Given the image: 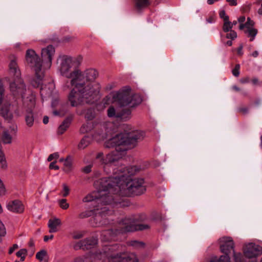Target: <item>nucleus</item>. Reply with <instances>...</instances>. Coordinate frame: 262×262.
<instances>
[{
	"label": "nucleus",
	"mask_w": 262,
	"mask_h": 262,
	"mask_svg": "<svg viewBox=\"0 0 262 262\" xmlns=\"http://www.w3.org/2000/svg\"><path fill=\"white\" fill-rule=\"evenodd\" d=\"M58 70L62 76L71 79V81L67 82L65 85L75 82V79L79 70L77 67L75 59L67 56L61 57Z\"/></svg>",
	"instance_id": "obj_9"
},
{
	"label": "nucleus",
	"mask_w": 262,
	"mask_h": 262,
	"mask_svg": "<svg viewBox=\"0 0 262 262\" xmlns=\"http://www.w3.org/2000/svg\"><path fill=\"white\" fill-rule=\"evenodd\" d=\"M245 33L248 34V36L250 37V40L253 41L257 33V30L253 28L247 29L245 31Z\"/></svg>",
	"instance_id": "obj_24"
},
{
	"label": "nucleus",
	"mask_w": 262,
	"mask_h": 262,
	"mask_svg": "<svg viewBox=\"0 0 262 262\" xmlns=\"http://www.w3.org/2000/svg\"><path fill=\"white\" fill-rule=\"evenodd\" d=\"M232 89L235 91H240V89L239 88H238L237 86L236 85H233L232 87Z\"/></svg>",
	"instance_id": "obj_53"
},
{
	"label": "nucleus",
	"mask_w": 262,
	"mask_h": 262,
	"mask_svg": "<svg viewBox=\"0 0 262 262\" xmlns=\"http://www.w3.org/2000/svg\"><path fill=\"white\" fill-rule=\"evenodd\" d=\"M214 3V0H207V3L209 5H212Z\"/></svg>",
	"instance_id": "obj_56"
},
{
	"label": "nucleus",
	"mask_w": 262,
	"mask_h": 262,
	"mask_svg": "<svg viewBox=\"0 0 262 262\" xmlns=\"http://www.w3.org/2000/svg\"><path fill=\"white\" fill-rule=\"evenodd\" d=\"M244 254L249 258L255 257L262 254V248L255 244L249 243L244 248Z\"/></svg>",
	"instance_id": "obj_14"
},
{
	"label": "nucleus",
	"mask_w": 262,
	"mask_h": 262,
	"mask_svg": "<svg viewBox=\"0 0 262 262\" xmlns=\"http://www.w3.org/2000/svg\"><path fill=\"white\" fill-rule=\"evenodd\" d=\"M47 255V252L45 250H42L37 252L36 254V258L39 261H42L45 256Z\"/></svg>",
	"instance_id": "obj_30"
},
{
	"label": "nucleus",
	"mask_w": 262,
	"mask_h": 262,
	"mask_svg": "<svg viewBox=\"0 0 262 262\" xmlns=\"http://www.w3.org/2000/svg\"><path fill=\"white\" fill-rule=\"evenodd\" d=\"M64 160L65 159H64L63 158H61V159H60L59 161L60 162H63L64 163Z\"/></svg>",
	"instance_id": "obj_63"
},
{
	"label": "nucleus",
	"mask_w": 262,
	"mask_h": 262,
	"mask_svg": "<svg viewBox=\"0 0 262 262\" xmlns=\"http://www.w3.org/2000/svg\"><path fill=\"white\" fill-rule=\"evenodd\" d=\"M72 120V117L67 118L59 126L57 129V133L59 135L62 134L69 127Z\"/></svg>",
	"instance_id": "obj_19"
},
{
	"label": "nucleus",
	"mask_w": 262,
	"mask_h": 262,
	"mask_svg": "<svg viewBox=\"0 0 262 262\" xmlns=\"http://www.w3.org/2000/svg\"><path fill=\"white\" fill-rule=\"evenodd\" d=\"M92 128L91 124L89 123L83 124L80 128V132L85 133L91 130Z\"/></svg>",
	"instance_id": "obj_29"
},
{
	"label": "nucleus",
	"mask_w": 262,
	"mask_h": 262,
	"mask_svg": "<svg viewBox=\"0 0 262 262\" xmlns=\"http://www.w3.org/2000/svg\"><path fill=\"white\" fill-rule=\"evenodd\" d=\"M239 69L240 65L239 64H236L235 68L232 70V74L235 77H238L239 75Z\"/></svg>",
	"instance_id": "obj_33"
},
{
	"label": "nucleus",
	"mask_w": 262,
	"mask_h": 262,
	"mask_svg": "<svg viewBox=\"0 0 262 262\" xmlns=\"http://www.w3.org/2000/svg\"><path fill=\"white\" fill-rule=\"evenodd\" d=\"M17 131L16 125L11 126L9 129L3 131L2 135V141L4 144H10L13 136H15Z\"/></svg>",
	"instance_id": "obj_16"
},
{
	"label": "nucleus",
	"mask_w": 262,
	"mask_h": 262,
	"mask_svg": "<svg viewBox=\"0 0 262 262\" xmlns=\"http://www.w3.org/2000/svg\"><path fill=\"white\" fill-rule=\"evenodd\" d=\"M149 5V0H136V7L139 9L146 8Z\"/></svg>",
	"instance_id": "obj_23"
},
{
	"label": "nucleus",
	"mask_w": 262,
	"mask_h": 262,
	"mask_svg": "<svg viewBox=\"0 0 262 262\" xmlns=\"http://www.w3.org/2000/svg\"><path fill=\"white\" fill-rule=\"evenodd\" d=\"M27 250L26 249H21L16 253L17 257H20V260L23 261L25 260V256L27 255Z\"/></svg>",
	"instance_id": "obj_27"
},
{
	"label": "nucleus",
	"mask_w": 262,
	"mask_h": 262,
	"mask_svg": "<svg viewBox=\"0 0 262 262\" xmlns=\"http://www.w3.org/2000/svg\"><path fill=\"white\" fill-rule=\"evenodd\" d=\"M260 147L262 148V135L260 137Z\"/></svg>",
	"instance_id": "obj_62"
},
{
	"label": "nucleus",
	"mask_w": 262,
	"mask_h": 262,
	"mask_svg": "<svg viewBox=\"0 0 262 262\" xmlns=\"http://www.w3.org/2000/svg\"><path fill=\"white\" fill-rule=\"evenodd\" d=\"M258 13L259 15H262V8H259V9L258 10Z\"/></svg>",
	"instance_id": "obj_58"
},
{
	"label": "nucleus",
	"mask_w": 262,
	"mask_h": 262,
	"mask_svg": "<svg viewBox=\"0 0 262 262\" xmlns=\"http://www.w3.org/2000/svg\"><path fill=\"white\" fill-rule=\"evenodd\" d=\"M243 47L242 45H241L237 49V53L238 54L240 55H243Z\"/></svg>",
	"instance_id": "obj_47"
},
{
	"label": "nucleus",
	"mask_w": 262,
	"mask_h": 262,
	"mask_svg": "<svg viewBox=\"0 0 262 262\" xmlns=\"http://www.w3.org/2000/svg\"><path fill=\"white\" fill-rule=\"evenodd\" d=\"M237 21L236 20H234L233 22H231V26L233 28V26H235L237 24Z\"/></svg>",
	"instance_id": "obj_57"
},
{
	"label": "nucleus",
	"mask_w": 262,
	"mask_h": 262,
	"mask_svg": "<svg viewBox=\"0 0 262 262\" xmlns=\"http://www.w3.org/2000/svg\"><path fill=\"white\" fill-rule=\"evenodd\" d=\"M92 166L91 165H88L84 167L82 169L83 171L86 173H88L91 172Z\"/></svg>",
	"instance_id": "obj_43"
},
{
	"label": "nucleus",
	"mask_w": 262,
	"mask_h": 262,
	"mask_svg": "<svg viewBox=\"0 0 262 262\" xmlns=\"http://www.w3.org/2000/svg\"><path fill=\"white\" fill-rule=\"evenodd\" d=\"M123 132L116 135L105 143V147L106 148L115 147V149L112 151L105 156L102 152H99L96 158L100 161L104 165V170L106 173H110L111 168L113 170V176L109 177L117 178L120 175L126 171L127 167L122 164H119L118 162L125 154L127 148L125 146H128L129 148L135 147L137 143L142 140L145 134L143 132L138 130H133L128 125L123 126Z\"/></svg>",
	"instance_id": "obj_2"
},
{
	"label": "nucleus",
	"mask_w": 262,
	"mask_h": 262,
	"mask_svg": "<svg viewBox=\"0 0 262 262\" xmlns=\"http://www.w3.org/2000/svg\"><path fill=\"white\" fill-rule=\"evenodd\" d=\"M139 170L137 166H132L127 167L126 171L122 172L118 178L117 176L103 178L97 182L99 190L83 199V202L92 203L96 226H104L109 223L107 216L112 215L113 211L108 205L118 207L128 206L129 202L126 199L120 198V195H139L145 192L144 179L131 177Z\"/></svg>",
	"instance_id": "obj_1"
},
{
	"label": "nucleus",
	"mask_w": 262,
	"mask_h": 262,
	"mask_svg": "<svg viewBox=\"0 0 262 262\" xmlns=\"http://www.w3.org/2000/svg\"><path fill=\"white\" fill-rule=\"evenodd\" d=\"M5 89L0 79V114L6 119L10 121L13 117L12 113L10 111V104L3 100Z\"/></svg>",
	"instance_id": "obj_12"
},
{
	"label": "nucleus",
	"mask_w": 262,
	"mask_h": 262,
	"mask_svg": "<svg viewBox=\"0 0 262 262\" xmlns=\"http://www.w3.org/2000/svg\"><path fill=\"white\" fill-rule=\"evenodd\" d=\"M55 163H56V162H51L49 165L50 169H54L56 170H58L59 168V167L58 166L56 165L55 164Z\"/></svg>",
	"instance_id": "obj_42"
},
{
	"label": "nucleus",
	"mask_w": 262,
	"mask_h": 262,
	"mask_svg": "<svg viewBox=\"0 0 262 262\" xmlns=\"http://www.w3.org/2000/svg\"><path fill=\"white\" fill-rule=\"evenodd\" d=\"M130 245L135 247H140L144 246V243L137 241H133L130 242Z\"/></svg>",
	"instance_id": "obj_36"
},
{
	"label": "nucleus",
	"mask_w": 262,
	"mask_h": 262,
	"mask_svg": "<svg viewBox=\"0 0 262 262\" xmlns=\"http://www.w3.org/2000/svg\"><path fill=\"white\" fill-rule=\"evenodd\" d=\"M26 60L27 63L35 72V77L31 81V84L34 88H38L42 83L44 77L42 64L39 56L32 49H28L26 52Z\"/></svg>",
	"instance_id": "obj_8"
},
{
	"label": "nucleus",
	"mask_w": 262,
	"mask_h": 262,
	"mask_svg": "<svg viewBox=\"0 0 262 262\" xmlns=\"http://www.w3.org/2000/svg\"><path fill=\"white\" fill-rule=\"evenodd\" d=\"M62 187H63L62 196L63 197H66L69 194L70 189H69V187L66 184H63Z\"/></svg>",
	"instance_id": "obj_34"
},
{
	"label": "nucleus",
	"mask_w": 262,
	"mask_h": 262,
	"mask_svg": "<svg viewBox=\"0 0 262 262\" xmlns=\"http://www.w3.org/2000/svg\"><path fill=\"white\" fill-rule=\"evenodd\" d=\"M18 248V245L16 244H14L13 245V246L9 249V254H11L14 251V250H15L16 249H17Z\"/></svg>",
	"instance_id": "obj_41"
},
{
	"label": "nucleus",
	"mask_w": 262,
	"mask_h": 262,
	"mask_svg": "<svg viewBox=\"0 0 262 262\" xmlns=\"http://www.w3.org/2000/svg\"><path fill=\"white\" fill-rule=\"evenodd\" d=\"M246 24L247 26V29H249L251 28L252 27H252L254 25V23L252 20L250 19V18L248 17L247 19V21L246 23Z\"/></svg>",
	"instance_id": "obj_40"
},
{
	"label": "nucleus",
	"mask_w": 262,
	"mask_h": 262,
	"mask_svg": "<svg viewBox=\"0 0 262 262\" xmlns=\"http://www.w3.org/2000/svg\"><path fill=\"white\" fill-rule=\"evenodd\" d=\"M97 76L98 73L95 69H87L84 72L79 70L74 83H80L83 87H85L87 84H90L91 87L97 91V94H98L99 92V85L93 82Z\"/></svg>",
	"instance_id": "obj_11"
},
{
	"label": "nucleus",
	"mask_w": 262,
	"mask_h": 262,
	"mask_svg": "<svg viewBox=\"0 0 262 262\" xmlns=\"http://www.w3.org/2000/svg\"><path fill=\"white\" fill-rule=\"evenodd\" d=\"M64 167L63 170L66 172H70L72 169V159L70 156H68L64 160Z\"/></svg>",
	"instance_id": "obj_21"
},
{
	"label": "nucleus",
	"mask_w": 262,
	"mask_h": 262,
	"mask_svg": "<svg viewBox=\"0 0 262 262\" xmlns=\"http://www.w3.org/2000/svg\"><path fill=\"white\" fill-rule=\"evenodd\" d=\"M226 44L228 46H231L232 45V42L231 40H228L226 42Z\"/></svg>",
	"instance_id": "obj_55"
},
{
	"label": "nucleus",
	"mask_w": 262,
	"mask_h": 262,
	"mask_svg": "<svg viewBox=\"0 0 262 262\" xmlns=\"http://www.w3.org/2000/svg\"><path fill=\"white\" fill-rule=\"evenodd\" d=\"M59 154L58 152H54L51 154L48 158V161H51L54 159H57L59 158Z\"/></svg>",
	"instance_id": "obj_37"
},
{
	"label": "nucleus",
	"mask_w": 262,
	"mask_h": 262,
	"mask_svg": "<svg viewBox=\"0 0 262 262\" xmlns=\"http://www.w3.org/2000/svg\"><path fill=\"white\" fill-rule=\"evenodd\" d=\"M220 250L225 255H221L219 259H211L209 262H231L229 254L231 251L233 253L234 262H245L243 256L240 252L234 251V243L231 237H223L220 239Z\"/></svg>",
	"instance_id": "obj_7"
},
{
	"label": "nucleus",
	"mask_w": 262,
	"mask_h": 262,
	"mask_svg": "<svg viewBox=\"0 0 262 262\" xmlns=\"http://www.w3.org/2000/svg\"><path fill=\"white\" fill-rule=\"evenodd\" d=\"M112 99V102H116L120 107L115 108L111 106L107 110V116L122 121H127L131 117V110L129 108L134 107L139 104L142 99L138 94H132L131 89L125 87L118 92L111 93L106 96L104 100Z\"/></svg>",
	"instance_id": "obj_3"
},
{
	"label": "nucleus",
	"mask_w": 262,
	"mask_h": 262,
	"mask_svg": "<svg viewBox=\"0 0 262 262\" xmlns=\"http://www.w3.org/2000/svg\"><path fill=\"white\" fill-rule=\"evenodd\" d=\"M252 81L254 84H256L258 82V80H257V79H253Z\"/></svg>",
	"instance_id": "obj_60"
},
{
	"label": "nucleus",
	"mask_w": 262,
	"mask_h": 262,
	"mask_svg": "<svg viewBox=\"0 0 262 262\" xmlns=\"http://www.w3.org/2000/svg\"><path fill=\"white\" fill-rule=\"evenodd\" d=\"M245 19H246V18L244 16H242L238 18V21L240 24H242L245 21Z\"/></svg>",
	"instance_id": "obj_49"
},
{
	"label": "nucleus",
	"mask_w": 262,
	"mask_h": 262,
	"mask_svg": "<svg viewBox=\"0 0 262 262\" xmlns=\"http://www.w3.org/2000/svg\"><path fill=\"white\" fill-rule=\"evenodd\" d=\"M83 237V234L81 232H75L73 234V238L74 239H79Z\"/></svg>",
	"instance_id": "obj_39"
},
{
	"label": "nucleus",
	"mask_w": 262,
	"mask_h": 262,
	"mask_svg": "<svg viewBox=\"0 0 262 262\" xmlns=\"http://www.w3.org/2000/svg\"><path fill=\"white\" fill-rule=\"evenodd\" d=\"M231 22L229 21V19L224 21L223 26V30L225 32H228L232 30Z\"/></svg>",
	"instance_id": "obj_28"
},
{
	"label": "nucleus",
	"mask_w": 262,
	"mask_h": 262,
	"mask_svg": "<svg viewBox=\"0 0 262 262\" xmlns=\"http://www.w3.org/2000/svg\"><path fill=\"white\" fill-rule=\"evenodd\" d=\"M5 192H6L4 184L2 183L1 180L0 179V195L5 194Z\"/></svg>",
	"instance_id": "obj_38"
},
{
	"label": "nucleus",
	"mask_w": 262,
	"mask_h": 262,
	"mask_svg": "<svg viewBox=\"0 0 262 262\" xmlns=\"http://www.w3.org/2000/svg\"><path fill=\"white\" fill-rule=\"evenodd\" d=\"M9 70L10 74L17 79L10 83V90L14 96L21 95L24 106L26 108V123L28 127H31L33 125L34 121L32 109L35 104V95L29 91H27L24 82L19 79L20 72L15 60L13 59L10 61Z\"/></svg>",
	"instance_id": "obj_4"
},
{
	"label": "nucleus",
	"mask_w": 262,
	"mask_h": 262,
	"mask_svg": "<svg viewBox=\"0 0 262 262\" xmlns=\"http://www.w3.org/2000/svg\"><path fill=\"white\" fill-rule=\"evenodd\" d=\"M97 244V239L95 237H91L85 238L76 243L74 245V248L76 250L80 249H82L83 250L89 249Z\"/></svg>",
	"instance_id": "obj_15"
},
{
	"label": "nucleus",
	"mask_w": 262,
	"mask_h": 262,
	"mask_svg": "<svg viewBox=\"0 0 262 262\" xmlns=\"http://www.w3.org/2000/svg\"><path fill=\"white\" fill-rule=\"evenodd\" d=\"M58 204L60 207L63 209H67L69 207V204L67 202L66 199H61L59 200Z\"/></svg>",
	"instance_id": "obj_31"
},
{
	"label": "nucleus",
	"mask_w": 262,
	"mask_h": 262,
	"mask_svg": "<svg viewBox=\"0 0 262 262\" xmlns=\"http://www.w3.org/2000/svg\"><path fill=\"white\" fill-rule=\"evenodd\" d=\"M0 167L4 169H6L7 167L5 155L1 150H0Z\"/></svg>",
	"instance_id": "obj_25"
},
{
	"label": "nucleus",
	"mask_w": 262,
	"mask_h": 262,
	"mask_svg": "<svg viewBox=\"0 0 262 262\" xmlns=\"http://www.w3.org/2000/svg\"><path fill=\"white\" fill-rule=\"evenodd\" d=\"M118 248V245L106 246L103 253H93L91 254L90 258L92 260L106 258L108 262H138V259L134 253L119 254L117 251Z\"/></svg>",
	"instance_id": "obj_6"
},
{
	"label": "nucleus",
	"mask_w": 262,
	"mask_h": 262,
	"mask_svg": "<svg viewBox=\"0 0 262 262\" xmlns=\"http://www.w3.org/2000/svg\"><path fill=\"white\" fill-rule=\"evenodd\" d=\"M53 114L55 115H60V113L58 111H54Z\"/></svg>",
	"instance_id": "obj_59"
},
{
	"label": "nucleus",
	"mask_w": 262,
	"mask_h": 262,
	"mask_svg": "<svg viewBox=\"0 0 262 262\" xmlns=\"http://www.w3.org/2000/svg\"><path fill=\"white\" fill-rule=\"evenodd\" d=\"M241 81L242 83H244V82H247V80H243V79H241Z\"/></svg>",
	"instance_id": "obj_64"
},
{
	"label": "nucleus",
	"mask_w": 262,
	"mask_h": 262,
	"mask_svg": "<svg viewBox=\"0 0 262 262\" xmlns=\"http://www.w3.org/2000/svg\"><path fill=\"white\" fill-rule=\"evenodd\" d=\"M29 246L30 247H34V243L33 241V240L31 239L29 243Z\"/></svg>",
	"instance_id": "obj_54"
},
{
	"label": "nucleus",
	"mask_w": 262,
	"mask_h": 262,
	"mask_svg": "<svg viewBox=\"0 0 262 262\" xmlns=\"http://www.w3.org/2000/svg\"><path fill=\"white\" fill-rule=\"evenodd\" d=\"M219 15L221 18L224 21H226L229 19V16L226 15L225 10H221L219 12Z\"/></svg>",
	"instance_id": "obj_35"
},
{
	"label": "nucleus",
	"mask_w": 262,
	"mask_h": 262,
	"mask_svg": "<svg viewBox=\"0 0 262 262\" xmlns=\"http://www.w3.org/2000/svg\"><path fill=\"white\" fill-rule=\"evenodd\" d=\"M258 54H259V53H258V52L257 51H255L254 52H253L252 53L251 55H252L253 57H257V56H258Z\"/></svg>",
	"instance_id": "obj_52"
},
{
	"label": "nucleus",
	"mask_w": 262,
	"mask_h": 262,
	"mask_svg": "<svg viewBox=\"0 0 262 262\" xmlns=\"http://www.w3.org/2000/svg\"><path fill=\"white\" fill-rule=\"evenodd\" d=\"M40 95L45 96H50L52 94V90L48 88L47 85L41 87L40 89Z\"/></svg>",
	"instance_id": "obj_26"
},
{
	"label": "nucleus",
	"mask_w": 262,
	"mask_h": 262,
	"mask_svg": "<svg viewBox=\"0 0 262 262\" xmlns=\"http://www.w3.org/2000/svg\"><path fill=\"white\" fill-rule=\"evenodd\" d=\"M43 122L46 124L49 122V118L47 116H45L43 119Z\"/></svg>",
	"instance_id": "obj_50"
},
{
	"label": "nucleus",
	"mask_w": 262,
	"mask_h": 262,
	"mask_svg": "<svg viewBox=\"0 0 262 262\" xmlns=\"http://www.w3.org/2000/svg\"><path fill=\"white\" fill-rule=\"evenodd\" d=\"M82 114L84 115L85 118L88 120L93 119L95 116L94 110L91 108L83 110Z\"/></svg>",
	"instance_id": "obj_22"
},
{
	"label": "nucleus",
	"mask_w": 262,
	"mask_h": 262,
	"mask_svg": "<svg viewBox=\"0 0 262 262\" xmlns=\"http://www.w3.org/2000/svg\"><path fill=\"white\" fill-rule=\"evenodd\" d=\"M54 53L55 49L51 45L42 49L41 57L43 62V68L44 69H49L51 67L52 56Z\"/></svg>",
	"instance_id": "obj_13"
},
{
	"label": "nucleus",
	"mask_w": 262,
	"mask_h": 262,
	"mask_svg": "<svg viewBox=\"0 0 262 262\" xmlns=\"http://www.w3.org/2000/svg\"><path fill=\"white\" fill-rule=\"evenodd\" d=\"M61 225V222L58 218L50 219L48 222V227L50 228L49 232L53 233L57 231V227Z\"/></svg>",
	"instance_id": "obj_18"
},
{
	"label": "nucleus",
	"mask_w": 262,
	"mask_h": 262,
	"mask_svg": "<svg viewBox=\"0 0 262 262\" xmlns=\"http://www.w3.org/2000/svg\"><path fill=\"white\" fill-rule=\"evenodd\" d=\"M238 111L244 114H247L248 113V108L247 107H241L238 109Z\"/></svg>",
	"instance_id": "obj_44"
},
{
	"label": "nucleus",
	"mask_w": 262,
	"mask_h": 262,
	"mask_svg": "<svg viewBox=\"0 0 262 262\" xmlns=\"http://www.w3.org/2000/svg\"><path fill=\"white\" fill-rule=\"evenodd\" d=\"M245 27L247 29V26L246 24H244L243 23H242L240 24L239 28L240 30H243Z\"/></svg>",
	"instance_id": "obj_51"
},
{
	"label": "nucleus",
	"mask_w": 262,
	"mask_h": 262,
	"mask_svg": "<svg viewBox=\"0 0 262 262\" xmlns=\"http://www.w3.org/2000/svg\"><path fill=\"white\" fill-rule=\"evenodd\" d=\"M226 37L227 38L234 39L237 37V34L236 32L233 30H231L229 32H227Z\"/></svg>",
	"instance_id": "obj_32"
},
{
	"label": "nucleus",
	"mask_w": 262,
	"mask_h": 262,
	"mask_svg": "<svg viewBox=\"0 0 262 262\" xmlns=\"http://www.w3.org/2000/svg\"><path fill=\"white\" fill-rule=\"evenodd\" d=\"M92 138L88 136H84L80 141L78 145L79 149H83L86 147L91 142Z\"/></svg>",
	"instance_id": "obj_20"
},
{
	"label": "nucleus",
	"mask_w": 262,
	"mask_h": 262,
	"mask_svg": "<svg viewBox=\"0 0 262 262\" xmlns=\"http://www.w3.org/2000/svg\"><path fill=\"white\" fill-rule=\"evenodd\" d=\"M7 208L9 211L16 213H21L24 210L23 204L19 200L9 202L7 205Z\"/></svg>",
	"instance_id": "obj_17"
},
{
	"label": "nucleus",
	"mask_w": 262,
	"mask_h": 262,
	"mask_svg": "<svg viewBox=\"0 0 262 262\" xmlns=\"http://www.w3.org/2000/svg\"><path fill=\"white\" fill-rule=\"evenodd\" d=\"M110 233V231H105V232H104L102 234V236H105L106 234H108V233Z\"/></svg>",
	"instance_id": "obj_61"
},
{
	"label": "nucleus",
	"mask_w": 262,
	"mask_h": 262,
	"mask_svg": "<svg viewBox=\"0 0 262 262\" xmlns=\"http://www.w3.org/2000/svg\"><path fill=\"white\" fill-rule=\"evenodd\" d=\"M53 238V235H51L50 236L46 235L44 236L43 240L45 242L48 241L49 239H52Z\"/></svg>",
	"instance_id": "obj_48"
},
{
	"label": "nucleus",
	"mask_w": 262,
	"mask_h": 262,
	"mask_svg": "<svg viewBox=\"0 0 262 262\" xmlns=\"http://www.w3.org/2000/svg\"><path fill=\"white\" fill-rule=\"evenodd\" d=\"M70 85L75 86L68 96V100L73 107H77L85 103H91L94 101L98 95L97 91L91 87L90 84H87L85 87H83L80 83L64 85V90L69 89Z\"/></svg>",
	"instance_id": "obj_5"
},
{
	"label": "nucleus",
	"mask_w": 262,
	"mask_h": 262,
	"mask_svg": "<svg viewBox=\"0 0 262 262\" xmlns=\"http://www.w3.org/2000/svg\"><path fill=\"white\" fill-rule=\"evenodd\" d=\"M145 219L144 216L140 218L135 216L125 217L119 223V229H118V231L119 233H124L149 229V225L139 223Z\"/></svg>",
	"instance_id": "obj_10"
},
{
	"label": "nucleus",
	"mask_w": 262,
	"mask_h": 262,
	"mask_svg": "<svg viewBox=\"0 0 262 262\" xmlns=\"http://www.w3.org/2000/svg\"><path fill=\"white\" fill-rule=\"evenodd\" d=\"M206 21L208 23H213L214 22V18L213 16H210L206 19Z\"/></svg>",
	"instance_id": "obj_46"
},
{
	"label": "nucleus",
	"mask_w": 262,
	"mask_h": 262,
	"mask_svg": "<svg viewBox=\"0 0 262 262\" xmlns=\"http://www.w3.org/2000/svg\"><path fill=\"white\" fill-rule=\"evenodd\" d=\"M226 2H228L231 6H235L237 5V0H226Z\"/></svg>",
	"instance_id": "obj_45"
}]
</instances>
